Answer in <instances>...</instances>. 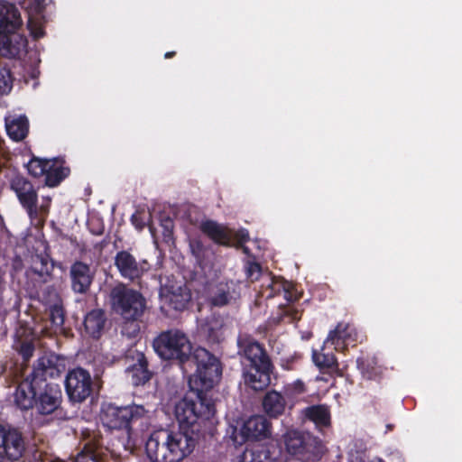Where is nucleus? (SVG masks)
Instances as JSON below:
<instances>
[{"label": "nucleus", "mask_w": 462, "mask_h": 462, "mask_svg": "<svg viewBox=\"0 0 462 462\" xmlns=\"http://www.w3.org/2000/svg\"><path fill=\"white\" fill-rule=\"evenodd\" d=\"M65 360L51 354L40 357L31 372V410L47 416L58 411L62 403V392L58 383L48 378H58L65 371Z\"/></svg>", "instance_id": "2"}, {"label": "nucleus", "mask_w": 462, "mask_h": 462, "mask_svg": "<svg viewBox=\"0 0 462 462\" xmlns=\"http://www.w3.org/2000/svg\"><path fill=\"white\" fill-rule=\"evenodd\" d=\"M108 298L111 310L125 321H138L147 308L143 293L123 282L110 290Z\"/></svg>", "instance_id": "4"}, {"label": "nucleus", "mask_w": 462, "mask_h": 462, "mask_svg": "<svg viewBox=\"0 0 462 462\" xmlns=\"http://www.w3.org/2000/svg\"><path fill=\"white\" fill-rule=\"evenodd\" d=\"M165 435L166 430L154 431L146 441L145 450L152 462H162V452L165 451Z\"/></svg>", "instance_id": "27"}, {"label": "nucleus", "mask_w": 462, "mask_h": 462, "mask_svg": "<svg viewBox=\"0 0 462 462\" xmlns=\"http://www.w3.org/2000/svg\"><path fill=\"white\" fill-rule=\"evenodd\" d=\"M39 84H40V83H39V81H37V80H36V81H34V83H33V85H32V88H36L39 86Z\"/></svg>", "instance_id": "58"}, {"label": "nucleus", "mask_w": 462, "mask_h": 462, "mask_svg": "<svg viewBox=\"0 0 462 462\" xmlns=\"http://www.w3.org/2000/svg\"><path fill=\"white\" fill-rule=\"evenodd\" d=\"M89 232L95 236H101L104 233L105 227L99 220L91 221L88 224Z\"/></svg>", "instance_id": "52"}, {"label": "nucleus", "mask_w": 462, "mask_h": 462, "mask_svg": "<svg viewBox=\"0 0 462 462\" xmlns=\"http://www.w3.org/2000/svg\"><path fill=\"white\" fill-rule=\"evenodd\" d=\"M115 266L123 278L131 282L141 279L151 268V264L147 260L137 261L127 250H121L116 253Z\"/></svg>", "instance_id": "12"}, {"label": "nucleus", "mask_w": 462, "mask_h": 462, "mask_svg": "<svg viewBox=\"0 0 462 462\" xmlns=\"http://www.w3.org/2000/svg\"><path fill=\"white\" fill-rule=\"evenodd\" d=\"M190 300L191 295L189 291L187 289L179 288L177 291H171L167 296V304L170 309L182 311L187 309Z\"/></svg>", "instance_id": "32"}, {"label": "nucleus", "mask_w": 462, "mask_h": 462, "mask_svg": "<svg viewBox=\"0 0 462 462\" xmlns=\"http://www.w3.org/2000/svg\"><path fill=\"white\" fill-rule=\"evenodd\" d=\"M282 296L286 300L287 303L290 304L299 300L301 295L291 282V288H285V291L282 292Z\"/></svg>", "instance_id": "48"}, {"label": "nucleus", "mask_w": 462, "mask_h": 462, "mask_svg": "<svg viewBox=\"0 0 462 462\" xmlns=\"http://www.w3.org/2000/svg\"><path fill=\"white\" fill-rule=\"evenodd\" d=\"M307 392L306 385L303 381L298 379L291 383H287L283 387V395L287 399H294Z\"/></svg>", "instance_id": "37"}, {"label": "nucleus", "mask_w": 462, "mask_h": 462, "mask_svg": "<svg viewBox=\"0 0 462 462\" xmlns=\"http://www.w3.org/2000/svg\"><path fill=\"white\" fill-rule=\"evenodd\" d=\"M23 450L22 435L14 430L5 431L0 425V462L5 457L17 460L22 457Z\"/></svg>", "instance_id": "17"}, {"label": "nucleus", "mask_w": 462, "mask_h": 462, "mask_svg": "<svg viewBox=\"0 0 462 462\" xmlns=\"http://www.w3.org/2000/svg\"><path fill=\"white\" fill-rule=\"evenodd\" d=\"M262 407L264 414L270 419H278L285 414L289 406L287 398L276 390H270L265 393L262 399Z\"/></svg>", "instance_id": "21"}, {"label": "nucleus", "mask_w": 462, "mask_h": 462, "mask_svg": "<svg viewBox=\"0 0 462 462\" xmlns=\"http://www.w3.org/2000/svg\"><path fill=\"white\" fill-rule=\"evenodd\" d=\"M276 448L282 449L284 445L286 451L291 455H303L307 451V443L304 435L299 430H288L276 441Z\"/></svg>", "instance_id": "24"}, {"label": "nucleus", "mask_w": 462, "mask_h": 462, "mask_svg": "<svg viewBox=\"0 0 462 462\" xmlns=\"http://www.w3.org/2000/svg\"><path fill=\"white\" fill-rule=\"evenodd\" d=\"M225 319L218 313L207 316L198 328L199 337L209 346H218L225 340Z\"/></svg>", "instance_id": "13"}, {"label": "nucleus", "mask_w": 462, "mask_h": 462, "mask_svg": "<svg viewBox=\"0 0 462 462\" xmlns=\"http://www.w3.org/2000/svg\"><path fill=\"white\" fill-rule=\"evenodd\" d=\"M27 186V181L18 176L14 178L11 183V187L16 193L21 203L29 210V189Z\"/></svg>", "instance_id": "34"}, {"label": "nucleus", "mask_w": 462, "mask_h": 462, "mask_svg": "<svg viewBox=\"0 0 462 462\" xmlns=\"http://www.w3.org/2000/svg\"><path fill=\"white\" fill-rule=\"evenodd\" d=\"M13 87V79L9 69L0 67V95L10 92Z\"/></svg>", "instance_id": "42"}, {"label": "nucleus", "mask_w": 462, "mask_h": 462, "mask_svg": "<svg viewBox=\"0 0 462 462\" xmlns=\"http://www.w3.org/2000/svg\"><path fill=\"white\" fill-rule=\"evenodd\" d=\"M160 226L162 227V235L163 242L169 244L173 243V229H174V222L173 220L168 217H162L160 219Z\"/></svg>", "instance_id": "40"}, {"label": "nucleus", "mask_w": 462, "mask_h": 462, "mask_svg": "<svg viewBox=\"0 0 462 462\" xmlns=\"http://www.w3.org/2000/svg\"><path fill=\"white\" fill-rule=\"evenodd\" d=\"M147 411L143 405L117 406L105 402L101 406L100 420L110 430H125L130 433L133 426L143 420Z\"/></svg>", "instance_id": "5"}, {"label": "nucleus", "mask_w": 462, "mask_h": 462, "mask_svg": "<svg viewBox=\"0 0 462 462\" xmlns=\"http://www.w3.org/2000/svg\"><path fill=\"white\" fill-rule=\"evenodd\" d=\"M22 24L18 8L14 4L0 0V35L14 33Z\"/></svg>", "instance_id": "20"}, {"label": "nucleus", "mask_w": 462, "mask_h": 462, "mask_svg": "<svg viewBox=\"0 0 462 462\" xmlns=\"http://www.w3.org/2000/svg\"><path fill=\"white\" fill-rule=\"evenodd\" d=\"M36 296H37V298H39V299L41 298L40 293H39V291H36Z\"/></svg>", "instance_id": "62"}, {"label": "nucleus", "mask_w": 462, "mask_h": 462, "mask_svg": "<svg viewBox=\"0 0 462 462\" xmlns=\"http://www.w3.org/2000/svg\"><path fill=\"white\" fill-rule=\"evenodd\" d=\"M34 350V346L32 344V342L31 341V348H30V351H31V356H32V352Z\"/></svg>", "instance_id": "57"}, {"label": "nucleus", "mask_w": 462, "mask_h": 462, "mask_svg": "<svg viewBox=\"0 0 462 462\" xmlns=\"http://www.w3.org/2000/svg\"><path fill=\"white\" fill-rule=\"evenodd\" d=\"M312 361L322 374H328L330 376H343V373L339 369L337 358L333 353L313 350Z\"/></svg>", "instance_id": "25"}, {"label": "nucleus", "mask_w": 462, "mask_h": 462, "mask_svg": "<svg viewBox=\"0 0 462 462\" xmlns=\"http://www.w3.org/2000/svg\"><path fill=\"white\" fill-rule=\"evenodd\" d=\"M299 361V356L296 355L288 357H282L280 361V365L283 370L292 371L296 369V364Z\"/></svg>", "instance_id": "49"}, {"label": "nucleus", "mask_w": 462, "mask_h": 462, "mask_svg": "<svg viewBox=\"0 0 462 462\" xmlns=\"http://www.w3.org/2000/svg\"><path fill=\"white\" fill-rule=\"evenodd\" d=\"M70 174V168L67 166L62 157H55L50 161L45 174V185L50 188L57 187Z\"/></svg>", "instance_id": "23"}, {"label": "nucleus", "mask_w": 462, "mask_h": 462, "mask_svg": "<svg viewBox=\"0 0 462 462\" xmlns=\"http://www.w3.org/2000/svg\"><path fill=\"white\" fill-rule=\"evenodd\" d=\"M31 453H32V454H31V459L32 458V459H34V460H37L38 458H40V457H41V454H38V451H37V450H35V451H32V450H31Z\"/></svg>", "instance_id": "54"}, {"label": "nucleus", "mask_w": 462, "mask_h": 462, "mask_svg": "<svg viewBox=\"0 0 462 462\" xmlns=\"http://www.w3.org/2000/svg\"><path fill=\"white\" fill-rule=\"evenodd\" d=\"M237 354L241 357L242 367L274 366L263 344L248 334H240L236 340Z\"/></svg>", "instance_id": "9"}, {"label": "nucleus", "mask_w": 462, "mask_h": 462, "mask_svg": "<svg viewBox=\"0 0 462 462\" xmlns=\"http://www.w3.org/2000/svg\"><path fill=\"white\" fill-rule=\"evenodd\" d=\"M92 384L89 372L81 367L69 370L65 378V390L73 402H84L92 393Z\"/></svg>", "instance_id": "11"}, {"label": "nucleus", "mask_w": 462, "mask_h": 462, "mask_svg": "<svg viewBox=\"0 0 462 462\" xmlns=\"http://www.w3.org/2000/svg\"><path fill=\"white\" fill-rule=\"evenodd\" d=\"M356 366L363 376L368 380H375L381 374L380 367L374 358L359 356L356 359Z\"/></svg>", "instance_id": "33"}, {"label": "nucleus", "mask_w": 462, "mask_h": 462, "mask_svg": "<svg viewBox=\"0 0 462 462\" xmlns=\"http://www.w3.org/2000/svg\"><path fill=\"white\" fill-rule=\"evenodd\" d=\"M127 357H132L134 361L133 365L126 368L132 384L134 386L144 385L152 379L153 374L148 367L147 357L143 352L137 350H129Z\"/></svg>", "instance_id": "18"}, {"label": "nucleus", "mask_w": 462, "mask_h": 462, "mask_svg": "<svg viewBox=\"0 0 462 462\" xmlns=\"http://www.w3.org/2000/svg\"><path fill=\"white\" fill-rule=\"evenodd\" d=\"M10 159V152L5 146V141L0 138V168L5 166Z\"/></svg>", "instance_id": "51"}, {"label": "nucleus", "mask_w": 462, "mask_h": 462, "mask_svg": "<svg viewBox=\"0 0 462 462\" xmlns=\"http://www.w3.org/2000/svg\"><path fill=\"white\" fill-rule=\"evenodd\" d=\"M45 291L48 293L49 300L58 299V293L56 292L55 289L52 286H46L43 293Z\"/></svg>", "instance_id": "53"}, {"label": "nucleus", "mask_w": 462, "mask_h": 462, "mask_svg": "<svg viewBox=\"0 0 462 462\" xmlns=\"http://www.w3.org/2000/svg\"><path fill=\"white\" fill-rule=\"evenodd\" d=\"M358 341L359 333L356 327L350 323L340 322L328 333L322 350L330 345L336 351L343 352L348 346H355Z\"/></svg>", "instance_id": "15"}, {"label": "nucleus", "mask_w": 462, "mask_h": 462, "mask_svg": "<svg viewBox=\"0 0 462 462\" xmlns=\"http://www.w3.org/2000/svg\"><path fill=\"white\" fill-rule=\"evenodd\" d=\"M51 199H47L46 205H42L39 211L37 208V193L31 188V225L42 226L49 212Z\"/></svg>", "instance_id": "31"}, {"label": "nucleus", "mask_w": 462, "mask_h": 462, "mask_svg": "<svg viewBox=\"0 0 462 462\" xmlns=\"http://www.w3.org/2000/svg\"><path fill=\"white\" fill-rule=\"evenodd\" d=\"M246 277L252 282L257 281L261 276L262 267L256 262H248L245 267Z\"/></svg>", "instance_id": "46"}, {"label": "nucleus", "mask_w": 462, "mask_h": 462, "mask_svg": "<svg viewBox=\"0 0 462 462\" xmlns=\"http://www.w3.org/2000/svg\"><path fill=\"white\" fill-rule=\"evenodd\" d=\"M155 353L166 361H176L177 364L186 372V365L189 361L196 364L192 345L185 333L179 329H169L161 332L152 342Z\"/></svg>", "instance_id": "3"}, {"label": "nucleus", "mask_w": 462, "mask_h": 462, "mask_svg": "<svg viewBox=\"0 0 462 462\" xmlns=\"http://www.w3.org/2000/svg\"><path fill=\"white\" fill-rule=\"evenodd\" d=\"M275 366L242 367V380L246 390L262 393L272 383Z\"/></svg>", "instance_id": "14"}, {"label": "nucleus", "mask_w": 462, "mask_h": 462, "mask_svg": "<svg viewBox=\"0 0 462 462\" xmlns=\"http://www.w3.org/2000/svg\"><path fill=\"white\" fill-rule=\"evenodd\" d=\"M107 244H108V241H107L106 239L102 240V241L99 243V247H100V249L104 248Z\"/></svg>", "instance_id": "56"}, {"label": "nucleus", "mask_w": 462, "mask_h": 462, "mask_svg": "<svg viewBox=\"0 0 462 462\" xmlns=\"http://www.w3.org/2000/svg\"><path fill=\"white\" fill-rule=\"evenodd\" d=\"M30 335H31V337H32V336L36 335V333H34V331H33V329H32V328H31Z\"/></svg>", "instance_id": "60"}, {"label": "nucleus", "mask_w": 462, "mask_h": 462, "mask_svg": "<svg viewBox=\"0 0 462 462\" xmlns=\"http://www.w3.org/2000/svg\"><path fill=\"white\" fill-rule=\"evenodd\" d=\"M285 288H291V282H287L283 279L272 278L270 283L268 284L267 290L269 293L267 294V298H273L278 295H282Z\"/></svg>", "instance_id": "39"}, {"label": "nucleus", "mask_w": 462, "mask_h": 462, "mask_svg": "<svg viewBox=\"0 0 462 462\" xmlns=\"http://www.w3.org/2000/svg\"><path fill=\"white\" fill-rule=\"evenodd\" d=\"M189 247L192 255L196 258L199 265L203 264L206 258L207 248L199 239H193L189 242Z\"/></svg>", "instance_id": "41"}, {"label": "nucleus", "mask_w": 462, "mask_h": 462, "mask_svg": "<svg viewBox=\"0 0 462 462\" xmlns=\"http://www.w3.org/2000/svg\"><path fill=\"white\" fill-rule=\"evenodd\" d=\"M31 244V282H33V287L36 288L35 282L46 283L51 280L54 263L51 258L50 246L46 240L35 237Z\"/></svg>", "instance_id": "8"}, {"label": "nucleus", "mask_w": 462, "mask_h": 462, "mask_svg": "<svg viewBox=\"0 0 462 462\" xmlns=\"http://www.w3.org/2000/svg\"><path fill=\"white\" fill-rule=\"evenodd\" d=\"M281 455L282 449L273 443L259 445L252 449L249 462H279Z\"/></svg>", "instance_id": "29"}, {"label": "nucleus", "mask_w": 462, "mask_h": 462, "mask_svg": "<svg viewBox=\"0 0 462 462\" xmlns=\"http://www.w3.org/2000/svg\"><path fill=\"white\" fill-rule=\"evenodd\" d=\"M248 241L249 233L246 229L242 228L237 231L231 229V246L240 247Z\"/></svg>", "instance_id": "45"}, {"label": "nucleus", "mask_w": 462, "mask_h": 462, "mask_svg": "<svg viewBox=\"0 0 462 462\" xmlns=\"http://www.w3.org/2000/svg\"><path fill=\"white\" fill-rule=\"evenodd\" d=\"M131 224L138 231H142L146 226V217L143 210H136L130 217Z\"/></svg>", "instance_id": "47"}, {"label": "nucleus", "mask_w": 462, "mask_h": 462, "mask_svg": "<svg viewBox=\"0 0 462 462\" xmlns=\"http://www.w3.org/2000/svg\"><path fill=\"white\" fill-rule=\"evenodd\" d=\"M6 131L14 141L24 139L28 133V120L26 116H20L6 122Z\"/></svg>", "instance_id": "30"}, {"label": "nucleus", "mask_w": 462, "mask_h": 462, "mask_svg": "<svg viewBox=\"0 0 462 462\" xmlns=\"http://www.w3.org/2000/svg\"><path fill=\"white\" fill-rule=\"evenodd\" d=\"M54 8L53 0H31V39L36 41L45 35V24L50 21L47 8Z\"/></svg>", "instance_id": "16"}, {"label": "nucleus", "mask_w": 462, "mask_h": 462, "mask_svg": "<svg viewBox=\"0 0 462 462\" xmlns=\"http://www.w3.org/2000/svg\"><path fill=\"white\" fill-rule=\"evenodd\" d=\"M199 230L218 245L231 246V228L215 220L207 219L200 223Z\"/></svg>", "instance_id": "22"}, {"label": "nucleus", "mask_w": 462, "mask_h": 462, "mask_svg": "<svg viewBox=\"0 0 462 462\" xmlns=\"http://www.w3.org/2000/svg\"><path fill=\"white\" fill-rule=\"evenodd\" d=\"M149 229L151 232H152V226H149Z\"/></svg>", "instance_id": "63"}, {"label": "nucleus", "mask_w": 462, "mask_h": 462, "mask_svg": "<svg viewBox=\"0 0 462 462\" xmlns=\"http://www.w3.org/2000/svg\"><path fill=\"white\" fill-rule=\"evenodd\" d=\"M34 48H36V45L34 46ZM39 54H40V51L37 49H35L34 54L32 55V49L31 48V74H30V77H31V79H33V80H36L41 74L39 69L32 66L33 61H36L38 64L41 62V60L39 59Z\"/></svg>", "instance_id": "50"}, {"label": "nucleus", "mask_w": 462, "mask_h": 462, "mask_svg": "<svg viewBox=\"0 0 462 462\" xmlns=\"http://www.w3.org/2000/svg\"><path fill=\"white\" fill-rule=\"evenodd\" d=\"M280 309H281V319H288L289 323L298 321L301 318V311L294 306L280 305Z\"/></svg>", "instance_id": "43"}, {"label": "nucleus", "mask_w": 462, "mask_h": 462, "mask_svg": "<svg viewBox=\"0 0 462 462\" xmlns=\"http://www.w3.org/2000/svg\"><path fill=\"white\" fill-rule=\"evenodd\" d=\"M304 415L308 420L314 422L319 430L328 428L331 424L330 410L326 404L310 405L305 408Z\"/></svg>", "instance_id": "28"}, {"label": "nucleus", "mask_w": 462, "mask_h": 462, "mask_svg": "<svg viewBox=\"0 0 462 462\" xmlns=\"http://www.w3.org/2000/svg\"><path fill=\"white\" fill-rule=\"evenodd\" d=\"M48 310L51 325L55 328L62 327L65 320V311L62 305L55 301L49 307Z\"/></svg>", "instance_id": "36"}, {"label": "nucleus", "mask_w": 462, "mask_h": 462, "mask_svg": "<svg viewBox=\"0 0 462 462\" xmlns=\"http://www.w3.org/2000/svg\"><path fill=\"white\" fill-rule=\"evenodd\" d=\"M69 278L71 290L75 293L86 294L94 281V273L89 264L82 261H75L69 268Z\"/></svg>", "instance_id": "19"}, {"label": "nucleus", "mask_w": 462, "mask_h": 462, "mask_svg": "<svg viewBox=\"0 0 462 462\" xmlns=\"http://www.w3.org/2000/svg\"><path fill=\"white\" fill-rule=\"evenodd\" d=\"M175 55H176V51H167V52L164 54V58H165V59H171V58H173Z\"/></svg>", "instance_id": "55"}, {"label": "nucleus", "mask_w": 462, "mask_h": 462, "mask_svg": "<svg viewBox=\"0 0 462 462\" xmlns=\"http://www.w3.org/2000/svg\"><path fill=\"white\" fill-rule=\"evenodd\" d=\"M106 322V313L101 309H95L89 311L84 319V328L89 337L98 339Z\"/></svg>", "instance_id": "26"}, {"label": "nucleus", "mask_w": 462, "mask_h": 462, "mask_svg": "<svg viewBox=\"0 0 462 462\" xmlns=\"http://www.w3.org/2000/svg\"><path fill=\"white\" fill-rule=\"evenodd\" d=\"M199 433H191L189 430H167L165 435L162 462H180L194 450Z\"/></svg>", "instance_id": "7"}, {"label": "nucleus", "mask_w": 462, "mask_h": 462, "mask_svg": "<svg viewBox=\"0 0 462 462\" xmlns=\"http://www.w3.org/2000/svg\"><path fill=\"white\" fill-rule=\"evenodd\" d=\"M231 299L229 288L226 285H221L217 288L215 293L210 297L209 302L214 307H224L230 302Z\"/></svg>", "instance_id": "35"}, {"label": "nucleus", "mask_w": 462, "mask_h": 462, "mask_svg": "<svg viewBox=\"0 0 462 462\" xmlns=\"http://www.w3.org/2000/svg\"><path fill=\"white\" fill-rule=\"evenodd\" d=\"M20 42H17V46L14 44V40L10 41L11 44V55L13 57L21 58L23 55H26L28 52L27 39L22 36H18Z\"/></svg>", "instance_id": "44"}, {"label": "nucleus", "mask_w": 462, "mask_h": 462, "mask_svg": "<svg viewBox=\"0 0 462 462\" xmlns=\"http://www.w3.org/2000/svg\"><path fill=\"white\" fill-rule=\"evenodd\" d=\"M393 425H391V424H388V425H387V429H388L389 430H393Z\"/></svg>", "instance_id": "59"}, {"label": "nucleus", "mask_w": 462, "mask_h": 462, "mask_svg": "<svg viewBox=\"0 0 462 462\" xmlns=\"http://www.w3.org/2000/svg\"><path fill=\"white\" fill-rule=\"evenodd\" d=\"M51 160L41 159L31 152V176H44Z\"/></svg>", "instance_id": "38"}, {"label": "nucleus", "mask_w": 462, "mask_h": 462, "mask_svg": "<svg viewBox=\"0 0 462 462\" xmlns=\"http://www.w3.org/2000/svg\"><path fill=\"white\" fill-rule=\"evenodd\" d=\"M196 373L189 378V387L196 400L185 396L175 406V416L181 430L199 433L202 424L209 420L216 412L215 403L208 392L222 374L220 360L205 347L196 350Z\"/></svg>", "instance_id": "1"}, {"label": "nucleus", "mask_w": 462, "mask_h": 462, "mask_svg": "<svg viewBox=\"0 0 462 462\" xmlns=\"http://www.w3.org/2000/svg\"><path fill=\"white\" fill-rule=\"evenodd\" d=\"M30 298H31V300H32V299L34 298V295L32 294V291H31Z\"/></svg>", "instance_id": "61"}, {"label": "nucleus", "mask_w": 462, "mask_h": 462, "mask_svg": "<svg viewBox=\"0 0 462 462\" xmlns=\"http://www.w3.org/2000/svg\"><path fill=\"white\" fill-rule=\"evenodd\" d=\"M272 423L264 415H254L247 419L241 428L232 429L231 439L236 446H241L247 441L262 440L269 438Z\"/></svg>", "instance_id": "10"}, {"label": "nucleus", "mask_w": 462, "mask_h": 462, "mask_svg": "<svg viewBox=\"0 0 462 462\" xmlns=\"http://www.w3.org/2000/svg\"><path fill=\"white\" fill-rule=\"evenodd\" d=\"M14 348L22 356L24 365L21 370L15 373V381L17 383L16 390L14 394V403L22 411H27L29 408V377L25 374L26 363L29 360V334L25 324H21L14 333Z\"/></svg>", "instance_id": "6"}]
</instances>
